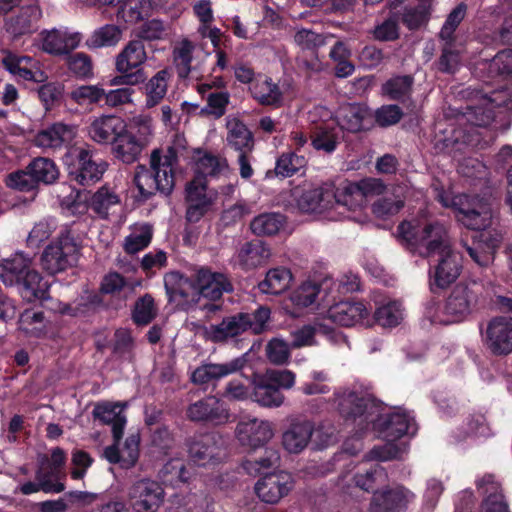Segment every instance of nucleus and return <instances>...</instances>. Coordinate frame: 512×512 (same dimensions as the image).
Here are the masks:
<instances>
[{"mask_svg": "<svg viewBox=\"0 0 512 512\" xmlns=\"http://www.w3.org/2000/svg\"><path fill=\"white\" fill-rule=\"evenodd\" d=\"M19 330L28 337L40 338L47 332V322L43 312L26 310L19 318Z\"/></svg>", "mask_w": 512, "mask_h": 512, "instance_id": "nucleus-52", "label": "nucleus"}, {"mask_svg": "<svg viewBox=\"0 0 512 512\" xmlns=\"http://www.w3.org/2000/svg\"><path fill=\"white\" fill-rule=\"evenodd\" d=\"M27 169H30L36 185L39 183L51 184L59 176L56 164L51 159L45 157L35 158L28 164Z\"/></svg>", "mask_w": 512, "mask_h": 512, "instance_id": "nucleus-53", "label": "nucleus"}, {"mask_svg": "<svg viewBox=\"0 0 512 512\" xmlns=\"http://www.w3.org/2000/svg\"><path fill=\"white\" fill-rule=\"evenodd\" d=\"M334 402L339 413L346 419H360V424L374 421L378 404L367 393L344 388L334 395Z\"/></svg>", "mask_w": 512, "mask_h": 512, "instance_id": "nucleus-6", "label": "nucleus"}, {"mask_svg": "<svg viewBox=\"0 0 512 512\" xmlns=\"http://www.w3.org/2000/svg\"><path fill=\"white\" fill-rule=\"evenodd\" d=\"M477 488L485 496L481 512H510L501 485L495 481L493 475H485L479 479Z\"/></svg>", "mask_w": 512, "mask_h": 512, "instance_id": "nucleus-30", "label": "nucleus"}, {"mask_svg": "<svg viewBox=\"0 0 512 512\" xmlns=\"http://www.w3.org/2000/svg\"><path fill=\"white\" fill-rule=\"evenodd\" d=\"M185 148V137L175 134L169 145L151 151L149 168L144 165L136 167L134 183L142 199L146 200L156 192L165 195L172 192L175 185V167L178 164L179 155Z\"/></svg>", "mask_w": 512, "mask_h": 512, "instance_id": "nucleus-1", "label": "nucleus"}, {"mask_svg": "<svg viewBox=\"0 0 512 512\" xmlns=\"http://www.w3.org/2000/svg\"><path fill=\"white\" fill-rule=\"evenodd\" d=\"M414 498V493L402 486L374 491L370 509L372 512H400Z\"/></svg>", "mask_w": 512, "mask_h": 512, "instance_id": "nucleus-21", "label": "nucleus"}, {"mask_svg": "<svg viewBox=\"0 0 512 512\" xmlns=\"http://www.w3.org/2000/svg\"><path fill=\"white\" fill-rule=\"evenodd\" d=\"M164 286L169 302L176 306L188 308L198 304L196 282L191 277L171 271L164 276Z\"/></svg>", "mask_w": 512, "mask_h": 512, "instance_id": "nucleus-12", "label": "nucleus"}, {"mask_svg": "<svg viewBox=\"0 0 512 512\" xmlns=\"http://www.w3.org/2000/svg\"><path fill=\"white\" fill-rule=\"evenodd\" d=\"M368 114V110L359 104H347L338 111V123L342 129L358 132L363 128V121Z\"/></svg>", "mask_w": 512, "mask_h": 512, "instance_id": "nucleus-48", "label": "nucleus"}, {"mask_svg": "<svg viewBox=\"0 0 512 512\" xmlns=\"http://www.w3.org/2000/svg\"><path fill=\"white\" fill-rule=\"evenodd\" d=\"M252 97L261 105L279 107L283 93L279 86L267 76L259 75L249 87Z\"/></svg>", "mask_w": 512, "mask_h": 512, "instance_id": "nucleus-35", "label": "nucleus"}, {"mask_svg": "<svg viewBox=\"0 0 512 512\" xmlns=\"http://www.w3.org/2000/svg\"><path fill=\"white\" fill-rule=\"evenodd\" d=\"M75 134L74 126L56 122L39 130L34 136L33 143L42 149H60L71 142Z\"/></svg>", "mask_w": 512, "mask_h": 512, "instance_id": "nucleus-23", "label": "nucleus"}, {"mask_svg": "<svg viewBox=\"0 0 512 512\" xmlns=\"http://www.w3.org/2000/svg\"><path fill=\"white\" fill-rule=\"evenodd\" d=\"M413 82L409 75L392 77L383 84V94L392 100H404L410 95Z\"/></svg>", "mask_w": 512, "mask_h": 512, "instance_id": "nucleus-61", "label": "nucleus"}, {"mask_svg": "<svg viewBox=\"0 0 512 512\" xmlns=\"http://www.w3.org/2000/svg\"><path fill=\"white\" fill-rule=\"evenodd\" d=\"M168 79L169 72L167 70H160L146 83V107L152 108L163 100L167 93Z\"/></svg>", "mask_w": 512, "mask_h": 512, "instance_id": "nucleus-51", "label": "nucleus"}, {"mask_svg": "<svg viewBox=\"0 0 512 512\" xmlns=\"http://www.w3.org/2000/svg\"><path fill=\"white\" fill-rule=\"evenodd\" d=\"M475 99H478L480 104L468 106L465 114L467 119L476 126H486L493 120V108L509 105V93L504 88L492 91L489 95L477 92Z\"/></svg>", "mask_w": 512, "mask_h": 512, "instance_id": "nucleus-15", "label": "nucleus"}, {"mask_svg": "<svg viewBox=\"0 0 512 512\" xmlns=\"http://www.w3.org/2000/svg\"><path fill=\"white\" fill-rule=\"evenodd\" d=\"M226 160H221L219 157L198 150L193 156V171L194 178L206 179L208 176H216L227 168Z\"/></svg>", "mask_w": 512, "mask_h": 512, "instance_id": "nucleus-45", "label": "nucleus"}, {"mask_svg": "<svg viewBox=\"0 0 512 512\" xmlns=\"http://www.w3.org/2000/svg\"><path fill=\"white\" fill-rule=\"evenodd\" d=\"M41 49L51 55L60 56L76 49L81 41L82 34L69 28H53L40 33Z\"/></svg>", "mask_w": 512, "mask_h": 512, "instance_id": "nucleus-17", "label": "nucleus"}, {"mask_svg": "<svg viewBox=\"0 0 512 512\" xmlns=\"http://www.w3.org/2000/svg\"><path fill=\"white\" fill-rule=\"evenodd\" d=\"M486 347L494 355H508L512 352V317L492 318L482 332Z\"/></svg>", "mask_w": 512, "mask_h": 512, "instance_id": "nucleus-11", "label": "nucleus"}, {"mask_svg": "<svg viewBox=\"0 0 512 512\" xmlns=\"http://www.w3.org/2000/svg\"><path fill=\"white\" fill-rule=\"evenodd\" d=\"M369 423L373 424L385 440H396L406 433L413 434L415 432L413 419L405 412L397 411L380 416L378 410L374 415V421H369Z\"/></svg>", "mask_w": 512, "mask_h": 512, "instance_id": "nucleus-20", "label": "nucleus"}, {"mask_svg": "<svg viewBox=\"0 0 512 512\" xmlns=\"http://www.w3.org/2000/svg\"><path fill=\"white\" fill-rule=\"evenodd\" d=\"M36 482H26L19 488L22 494L30 495L38 491L45 493H60L64 491L65 485L60 481H50L44 473V469H37Z\"/></svg>", "mask_w": 512, "mask_h": 512, "instance_id": "nucleus-56", "label": "nucleus"}, {"mask_svg": "<svg viewBox=\"0 0 512 512\" xmlns=\"http://www.w3.org/2000/svg\"><path fill=\"white\" fill-rule=\"evenodd\" d=\"M252 400L263 407L277 408L284 404L285 396L275 385L261 376L253 383Z\"/></svg>", "mask_w": 512, "mask_h": 512, "instance_id": "nucleus-40", "label": "nucleus"}, {"mask_svg": "<svg viewBox=\"0 0 512 512\" xmlns=\"http://www.w3.org/2000/svg\"><path fill=\"white\" fill-rule=\"evenodd\" d=\"M2 62L9 72L24 80L37 83L47 80V75L41 69L39 61L31 57L8 53Z\"/></svg>", "mask_w": 512, "mask_h": 512, "instance_id": "nucleus-26", "label": "nucleus"}, {"mask_svg": "<svg viewBox=\"0 0 512 512\" xmlns=\"http://www.w3.org/2000/svg\"><path fill=\"white\" fill-rule=\"evenodd\" d=\"M293 485L292 476L285 471H279L260 478L256 482L254 490L262 502L274 505L289 494Z\"/></svg>", "mask_w": 512, "mask_h": 512, "instance_id": "nucleus-14", "label": "nucleus"}, {"mask_svg": "<svg viewBox=\"0 0 512 512\" xmlns=\"http://www.w3.org/2000/svg\"><path fill=\"white\" fill-rule=\"evenodd\" d=\"M356 486L360 489L370 492L376 491L375 488L387 482L388 476L384 468L376 465L365 473H358L354 477Z\"/></svg>", "mask_w": 512, "mask_h": 512, "instance_id": "nucleus-63", "label": "nucleus"}, {"mask_svg": "<svg viewBox=\"0 0 512 512\" xmlns=\"http://www.w3.org/2000/svg\"><path fill=\"white\" fill-rule=\"evenodd\" d=\"M119 442L107 446L103 451V457L111 464H119L123 469L134 467L139 459L140 437L138 434L129 435L119 448Z\"/></svg>", "mask_w": 512, "mask_h": 512, "instance_id": "nucleus-25", "label": "nucleus"}, {"mask_svg": "<svg viewBox=\"0 0 512 512\" xmlns=\"http://www.w3.org/2000/svg\"><path fill=\"white\" fill-rule=\"evenodd\" d=\"M438 256L439 260L434 267L431 285L444 289L460 276L462 271V258L461 255L453 249L438 254Z\"/></svg>", "mask_w": 512, "mask_h": 512, "instance_id": "nucleus-22", "label": "nucleus"}, {"mask_svg": "<svg viewBox=\"0 0 512 512\" xmlns=\"http://www.w3.org/2000/svg\"><path fill=\"white\" fill-rule=\"evenodd\" d=\"M105 96V89L100 85H80L73 88L69 94L70 99L79 106L98 104Z\"/></svg>", "mask_w": 512, "mask_h": 512, "instance_id": "nucleus-57", "label": "nucleus"}, {"mask_svg": "<svg viewBox=\"0 0 512 512\" xmlns=\"http://www.w3.org/2000/svg\"><path fill=\"white\" fill-rule=\"evenodd\" d=\"M80 246L69 233H61L50 242L40 256V265L48 274L54 275L74 266L79 257Z\"/></svg>", "mask_w": 512, "mask_h": 512, "instance_id": "nucleus-5", "label": "nucleus"}, {"mask_svg": "<svg viewBox=\"0 0 512 512\" xmlns=\"http://www.w3.org/2000/svg\"><path fill=\"white\" fill-rule=\"evenodd\" d=\"M196 282L197 301L206 298L212 301L220 299L224 292H229L232 286L225 274L212 271L208 267H199L193 273Z\"/></svg>", "mask_w": 512, "mask_h": 512, "instance_id": "nucleus-16", "label": "nucleus"}, {"mask_svg": "<svg viewBox=\"0 0 512 512\" xmlns=\"http://www.w3.org/2000/svg\"><path fill=\"white\" fill-rule=\"evenodd\" d=\"M56 222L52 219H42L34 224L26 239L27 245L39 248L56 230Z\"/></svg>", "mask_w": 512, "mask_h": 512, "instance_id": "nucleus-64", "label": "nucleus"}, {"mask_svg": "<svg viewBox=\"0 0 512 512\" xmlns=\"http://www.w3.org/2000/svg\"><path fill=\"white\" fill-rule=\"evenodd\" d=\"M152 239V228L148 224H142L135 227L132 232L125 237L124 250L128 254H135L146 248Z\"/></svg>", "mask_w": 512, "mask_h": 512, "instance_id": "nucleus-59", "label": "nucleus"}, {"mask_svg": "<svg viewBox=\"0 0 512 512\" xmlns=\"http://www.w3.org/2000/svg\"><path fill=\"white\" fill-rule=\"evenodd\" d=\"M314 424L307 419L293 420L282 435V444L289 453L302 452L311 440Z\"/></svg>", "mask_w": 512, "mask_h": 512, "instance_id": "nucleus-27", "label": "nucleus"}, {"mask_svg": "<svg viewBox=\"0 0 512 512\" xmlns=\"http://www.w3.org/2000/svg\"><path fill=\"white\" fill-rule=\"evenodd\" d=\"M125 123L115 115H101L92 120L88 127L89 137L98 144H113L122 132Z\"/></svg>", "mask_w": 512, "mask_h": 512, "instance_id": "nucleus-28", "label": "nucleus"}, {"mask_svg": "<svg viewBox=\"0 0 512 512\" xmlns=\"http://www.w3.org/2000/svg\"><path fill=\"white\" fill-rule=\"evenodd\" d=\"M119 195L110 187H100L91 197L89 207L101 218L106 219L120 206Z\"/></svg>", "mask_w": 512, "mask_h": 512, "instance_id": "nucleus-44", "label": "nucleus"}, {"mask_svg": "<svg viewBox=\"0 0 512 512\" xmlns=\"http://www.w3.org/2000/svg\"><path fill=\"white\" fill-rule=\"evenodd\" d=\"M128 499L137 512H154L164 500V489L154 480L144 478L128 489Z\"/></svg>", "mask_w": 512, "mask_h": 512, "instance_id": "nucleus-10", "label": "nucleus"}, {"mask_svg": "<svg viewBox=\"0 0 512 512\" xmlns=\"http://www.w3.org/2000/svg\"><path fill=\"white\" fill-rule=\"evenodd\" d=\"M227 145L237 153H252L254 136L249 128L238 118L228 117L226 120Z\"/></svg>", "mask_w": 512, "mask_h": 512, "instance_id": "nucleus-33", "label": "nucleus"}, {"mask_svg": "<svg viewBox=\"0 0 512 512\" xmlns=\"http://www.w3.org/2000/svg\"><path fill=\"white\" fill-rule=\"evenodd\" d=\"M187 445L189 457L200 466L216 463L225 455L223 440L215 433L194 435Z\"/></svg>", "mask_w": 512, "mask_h": 512, "instance_id": "nucleus-9", "label": "nucleus"}, {"mask_svg": "<svg viewBox=\"0 0 512 512\" xmlns=\"http://www.w3.org/2000/svg\"><path fill=\"white\" fill-rule=\"evenodd\" d=\"M122 38V31L117 25L106 24L97 28L87 41L89 47L101 48L115 46Z\"/></svg>", "mask_w": 512, "mask_h": 512, "instance_id": "nucleus-55", "label": "nucleus"}, {"mask_svg": "<svg viewBox=\"0 0 512 512\" xmlns=\"http://www.w3.org/2000/svg\"><path fill=\"white\" fill-rule=\"evenodd\" d=\"M140 285V281H129L118 272H109L101 281L100 291L126 300L134 295L136 287Z\"/></svg>", "mask_w": 512, "mask_h": 512, "instance_id": "nucleus-42", "label": "nucleus"}, {"mask_svg": "<svg viewBox=\"0 0 512 512\" xmlns=\"http://www.w3.org/2000/svg\"><path fill=\"white\" fill-rule=\"evenodd\" d=\"M144 149L143 145L125 132V127L111 146L114 157L125 164L136 162Z\"/></svg>", "mask_w": 512, "mask_h": 512, "instance_id": "nucleus-39", "label": "nucleus"}, {"mask_svg": "<svg viewBox=\"0 0 512 512\" xmlns=\"http://www.w3.org/2000/svg\"><path fill=\"white\" fill-rule=\"evenodd\" d=\"M78 168L74 179L83 186L92 185L99 181L107 169L105 161H97L89 150L80 149L77 154Z\"/></svg>", "mask_w": 512, "mask_h": 512, "instance_id": "nucleus-31", "label": "nucleus"}, {"mask_svg": "<svg viewBox=\"0 0 512 512\" xmlns=\"http://www.w3.org/2000/svg\"><path fill=\"white\" fill-rule=\"evenodd\" d=\"M499 243L498 237H492L490 232H484L472 246H466V251L477 265L489 267L494 262Z\"/></svg>", "mask_w": 512, "mask_h": 512, "instance_id": "nucleus-36", "label": "nucleus"}, {"mask_svg": "<svg viewBox=\"0 0 512 512\" xmlns=\"http://www.w3.org/2000/svg\"><path fill=\"white\" fill-rule=\"evenodd\" d=\"M188 417L193 421H211L222 424L229 419V410L216 397L208 396L193 404L187 411Z\"/></svg>", "mask_w": 512, "mask_h": 512, "instance_id": "nucleus-24", "label": "nucleus"}, {"mask_svg": "<svg viewBox=\"0 0 512 512\" xmlns=\"http://www.w3.org/2000/svg\"><path fill=\"white\" fill-rule=\"evenodd\" d=\"M246 313L224 318L221 323L205 328V337L213 342H223L230 337L238 336L247 331Z\"/></svg>", "mask_w": 512, "mask_h": 512, "instance_id": "nucleus-34", "label": "nucleus"}, {"mask_svg": "<svg viewBox=\"0 0 512 512\" xmlns=\"http://www.w3.org/2000/svg\"><path fill=\"white\" fill-rule=\"evenodd\" d=\"M125 132L146 148L154 137L152 117L147 114H138L131 117L128 123L125 124Z\"/></svg>", "mask_w": 512, "mask_h": 512, "instance_id": "nucleus-47", "label": "nucleus"}, {"mask_svg": "<svg viewBox=\"0 0 512 512\" xmlns=\"http://www.w3.org/2000/svg\"><path fill=\"white\" fill-rule=\"evenodd\" d=\"M404 206V197L400 189L386 194L372 205V212L378 218H387L397 214Z\"/></svg>", "mask_w": 512, "mask_h": 512, "instance_id": "nucleus-54", "label": "nucleus"}, {"mask_svg": "<svg viewBox=\"0 0 512 512\" xmlns=\"http://www.w3.org/2000/svg\"><path fill=\"white\" fill-rule=\"evenodd\" d=\"M368 315V309L361 302H340L331 306L327 311V318L342 326L358 324Z\"/></svg>", "mask_w": 512, "mask_h": 512, "instance_id": "nucleus-32", "label": "nucleus"}, {"mask_svg": "<svg viewBox=\"0 0 512 512\" xmlns=\"http://www.w3.org/2000/svg\"><path fill=\"white\" fill-rule=\"evenodd\" d=\"M271 251L262 241L244 243L236 254L237 263L246 270L254 269L267 262Z\"/></svg>", "mask_w": 512, "mask_h": 512, "instance_id": "nucleus-37", "label": "nucleus"}, {"mask_svg": "<svg viewBox=\"0 0 512 512\" xmlns=\"http://www.w3.org/2000/svg\"><path fill=\"white\" fill-rule=\"evenodd\" d=\"M217 192L208 189L206 180L194 178L186 186V201L188 204L186 219L189 222H198L215 205Z\"/></svg>", "mask_w": 512, "mask_h": 512, "instance_id": "nucleus-8", "label": "nucleus"}, {"mask_svg": "<svg viewBox=\"0 0 512 512\" xmlns=\"http://www.w3.org/2000/svg\"><path fill=\"white\" fill-rule=\"evenodd\" d=\"M284 224V217L278 213H265L253 219L251 230L256 235L276 234Z\"/></svg>", "mask_w": 512, "mask_h": 512, "instance_id": "nucleus-60", "label": "nucleus"}, {"mask_svg": "<svg viewBox=\"0 0 512 512\" xmlns=\"http://www.w3.org/2000/svg\"><path fill=\"white\" fill-rule=\"evenodd\" d=\"M398 238L423 257H431L452 249L445 226L433 222L416 226L411 222H402L397 229Z\"/></svg>", "mask_w": 512, "mask_h": 512, "instance_id": "nucleus-2", "label": "nucleus"}, {"mask_svg": "<svg viewBox=\"0 0 512 512\" xmlns=\"http://www.w3.org/2000/svg\"><path fill=\"white\" fill-rule=\"evenodd\" d=\"M310 138L315 150L332 153L339 143V131L336 128L318 127Z\"/></svg>", "mask_w": 512, "mask_h": 512, "instance_id": "nucleus-58", "label": "nucleus"}, {"mask_svg": "<svg viewBox=\"0 0 512 512\" xmlns=\"http://www.w3.org/2000/svg\"><path fill=\"white\" fill-rule=\"evenodd\" d=\"M120 5L117 16L127 23L140 21L149 9L148 0H124Z\"/></svg>", "mask_w": 512, "mask_h": 512, "instance_id": "nucleus-62", "label": "nucleus"}, {"mask_svg": "<svg viewBox=\"0 0 512 512\" xmlns=\"http://www.w3.org/2000/svg\"><path fill=\"white\" fill-rule=\"evenodd\" d=\"M246 365L244 357L233 358L227 362H204L191 373L190 380L195 385L217 382L240 372Z\"/></svg>", "mask_w": 512, "mask_h": 512, "instance_id": "nucleus-18", "label": "nucleus"}, {"mask_svg": "<svg viewBox=\"0 0 512 512\" xmlns=\"http://www.w3.org/2000/svg\"><path fill=\"white\" fill-rule=\"evenodd\" d=\"M334 197L331 199V210H338L340 214H343L345 210L355 211L365 206V203L357 190L355 184L348 183L341 189H337L333 185Z\"/></svg>", "mask_w": 512, "mask_h": 512, "instance_id": "nucleus-43", "label": "nucleus"}, {"mask_svg": "<svg viewBox=\"0 0 512 512\" xmlns=\"http://www.w3.org/2000/svg\"><path fill=\"white\" fill-rule=\"evenodd\" d=\"M21 281V295L26 301L43 300L47 297L48 284L36 270L29 269Z\"/></svg>", "mask_w": 512, "mask_h": 512, "instance_id": "nucleus-50", "label": "nucleus"}, {"mask_svg": "<svg viewBox=\"0 0 512 512\" xmlns=\"http://www.w3.org/2000/svg\"><path fill=\"white\" fill-rule=\"evenodd\" d=\"M436 197L443 207L455 211L456 219L465 227L481 230L491 225L492 209L488 200L465 194L451 195L444 191L438 192Z\"/></svg>", "mask_w": 512, "mask_h": 512, "instance_id": "nucleus-3", "label": "nucleus"}, {"mask_svg": "<svg viewBox=\"0 0 512 512\" xmlns=\"http://www.w3.org/2000/svg\"><path fill=\"white\" fill-rule=\"evenodd\" d=\"M24 0H0V16H6L14 9L19 12L6 19L5 29L13 37H19L34 32L42 16V11L36 3L21 6Z\"/></svg>", "mask_w": 512, "mask_h": 512, "instance_id": "nucleus-7", "label": "nucleus"}, {"mask_svg": "<svg viewBox=\"0 0 512 512\" xmlns=\"http://www.w3.org/2000/svg\"><path fill=\"white\" fill-rule=\"evenodd\" d=\"M32 259L23 253H16L0 263V279L7 286L19 283L30 269Z\"/></svg>", "mask_w": 512, "mask_h": 512, "instance_id": "nucleus-38", "label": "nucleus"}, {"mask_svg": "<svg viewBox=\"0 0 512 512\" xmlns=\"http://www.w3.org/2000/svg\"><path fill=\"white\" fill-rule=\"evenodd\" d=\"M292 274L289 269L278 267L270 269L265 279L258 284L262 293L278 295L286 291L291 284Z\"/></svg>", "mask_w": 512, "mask_h": 512, "instance_id": "nucleus-46", "label": "nucleus"}, {"mask_svg": "<svg viewBox=\"0 0 512 512\" xmlns=\"http://www.w3.org/2000/svg\"><path fill=\"white\" fill-rule=\"evenodd\" d=\"M66 463V453L60 447H55L51 450V455L48 457L43 454L38 458V469H44V473L50 481H60L65 476L62 471Z\"/></svg>", "mask_w": 512, "mask_h": 512, "instance_id": "nucleus-49", "label": "nucleus"}, {"mask_svg": "<svg viewBox=\"0 0 512 512\" xmlns=\"http://www.w3.org/2000/svg\"><path fill=\"white\" fill-rule=\"evenodd\" d=\"M147 59L144 43L141 40L130 41L116 58V69L126 73L138 69Z\"/></svg>", "mask_w": 512, "mask_h": 512, "instance_id": "nucleus-41", "label": "nucleus"}, {"mask_svg": "<svg viewBox=\"0 0 512 512\" xmlns=\"http://www.w3.org/2000/svg\"><path fill=\"white\" fill-rule=\"evenodd\" d=\"M235 435L242 446L254 450L267 444L273 438L274 431L267 420L245 418L237 424Z\"/></svg>", "mask_w": 512, "mask_h": 512, "instance_id": "nucleus-13", "label": "nucleus"}, {"mask_svg": "<svg viewBox=\"0 0 512 512\" xmlns=\"http://www.w3.org/2000/svg\"><path fill=\"white\" fill-rule=\"evenodd\" d=\"M294 196L298 208L303 212H327L331 210V199L334 197L333 184L325 183L319 187L296 189Z\"/></svg>", "mask_w": 512, "mask_h": 512, "instance_id": "nucleus-19", "label": "nucleus"}, {"mask_svg": "<svg viewBox=\"0 0 512 512\" xmlns=\"http://www.w3.org/2000/svg\"><path fill=\"white\" fill-rule=\"evenodd\" d=\"M126 404L103 402L98 403L93 409V416L101 423L110 425L114 441L121 440L127 419L124 412Z\"/></svg>", "mask_w": 512, "mask_h": 512, "instance_id": "nucleus-29", "label": "nucleus"}, {"mask_svg": "<svg viewBox=\"0 0 512 512\" xmlns=\"http://www.w3.org/2000/svg\"><path fill=\"white\" fill-rule=\"evenodd\" d=\"M484 287L477 280H463L456 284L445 301L444 312L453 322H460L478 310L483 300Z\"/></svg>", "mask_w": 512, "mask_h": 512, "instance_id": "nucleus-4", "label": "nucleus"}]
</instances>
